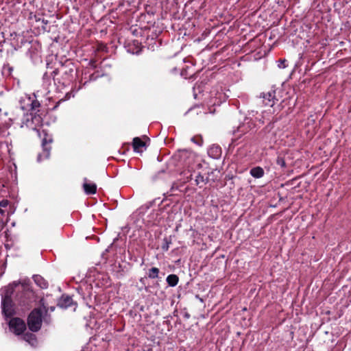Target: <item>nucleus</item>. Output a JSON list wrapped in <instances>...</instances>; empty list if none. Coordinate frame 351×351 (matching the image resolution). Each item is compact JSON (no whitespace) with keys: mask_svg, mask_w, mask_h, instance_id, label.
Returning a JSON list of instances; mask_svg holds the SVG:
<instances>
[{"mask_svg":"<svg viewBox=\"0 0 351 351\" xmlns=\"http://www.w3.org/2000/svg\"><path fill=\"white\" fill-rule=\"evenodd\" d=\"M191 176H192V175H191V174H190V175H189V176H188V177L186 178V181H184V182H189V181L191 179Z\"/></svg>","mask_w":351,"mask_h":351,"instance_id":"bb28decb","label":"nucleus"},{"mask_svg":"<svg viewBox=\"0 0 351 351\" xmlns=\"http://www.w3.org/2000/svg\"><path fill=\"white\" fill-rule=\"evenodd\" d=\"M8 322L10 330L16 335H23L27 329L26 323L20 317H10Z\"/></svg>","mask_w":351,"mask_h":351,"instance_id":"423d86ee","label":"nucleus"},{"mask_svg":"<svg viewBox=\"0 0 351 351\" xmlns=\"http://www.w3.org/2000/svg\"><path fill=\"white\" fill-rule=\"evenodd\" d=\"M125 149V145L122 147L121 149Z\"/></svg>","mask_w":351,"mask_h":351,"instance_id":"e433bc0d","label":"nucleus"},{"mask_svg":"<svg viewBox=\"0 0 351 351\" xmlns=\"http://www.w3.org/2000/svg\"><path fill=\"white\" fill-rule=\"evenodd\" d=\"M34 17H35V20H36V21H40L41 20V19H40V18L37 17L36 15H35V16H34Z\"/></svg>","mask_w":351,"mask_h":351,"instance_id":"2f4dec72","label":"nucleus"},{"mask_svg":"<svg viewBox=\"0 0 351 351\" xmlns=\"http://www.w3.org/2000/svg\"><path fill=\"white\" fill-rule=\"evenodd\" d=\"M160 270L157 267H152L148 270L147 277L150 279H156L159 277Z\"/></svg>","mask_w":351,"mask_h":351,"instance_id":"f3484780","label":"nucleus"},{"mask_svg":"<svg viewBox=\"0 0 351 351\" xmlns=\"http://www.w3.org/2000/svg\"><path fill=\"white\" fill-rule=\"evenodd\" d=\"M196 298L199 299V300H200L201 302H203V300L199 298V296L198 295H196Z\"/></svg>","mask_w":351,"mask_h":351,"instance_id":"72a5a7b5","label":"nucleus"},{"mask_svg":"<svg viewBox=\"0 0 351 351\" xmlns=\"http://www.w3.org/2000/svg\"><path fill=\"white\" fill-rule=\"evenodd\" d=\"M43 313L40 308H35L29 314L26 325L33 332L40 330L43 322Z\"/></svg>","mask_w":351,"mask_h":351,"instance_id":"f03ea898","label":"nucleus"},{"mask_svg":"<svg viewBox=\"0 0 351 351\" xmlns=\"http://www.w3.org/2000/svg\"><path fill=\"white\" fill-rule=\"evenodd\" d=\"M75 66L73 62L67 60L61 64L60 67L56 68L51 75L54 77L56 75L61 74L64 80L70 81L73 77Z\"/></svg>","mask_w":351,"mask_h":351,"instance_id":"7ed1b4c3","label":"nucleus"},{"mask_svg":"<svg viewBox=\"0 0 351 351\" xmlns=\"http://www.w3.org/2000/svg\"><path fill=\"white\" fill-rule=\"evenodd\" d=\"M250 173L254 178H261L264 176L265 171L262 167L257 166L252 168Z\"/></svg>","mask_w":351,"mask_h":351,"instance_id":"2eb2a0df","label":"nucleus"},{"mask_svg":"<svg viewBox=\"0 0 351 351\" xmlns=\"http://www.w3.org/2000/svg\"><path fill=\"white\" fill-rule=\"evenodd\" d=\"M89 77V80H92L93 79V75H90Z\"/></svg>","mask_w":351,"mask_h":351,"instance_id":"f704fd0d","label":"nucleus"},{"mask_svg":"<svg viewBox=\"0 0 351 351\" xmlns=\"http://www.w3.org/2000/svg\"><path fill=\"white\" fill-rule=\"evenodd\" d=\"M19 284H20V282H13V285H14L16 287H19Z\"/></svg>","mask_w":351,"mask_h":351,"instance_id":"c756f323","label":"nucleus"},{"mask_svg":"<svg viewBox=\"0 0 351 351\" xmlns=\"http://www.w3.org/2000/svg\"><path fill=\"white\" fill-rule=\"evenodd\" d=\"M58 306L62 308H68L73 306H76V302H73L72 297L63 294L58 301Z\"/></svg>","mask_w":351,"mask_h":351,"instance_id":"6e6552de","label":"nucleus"},{"mask_svg":"<svg viewBox=\"0 0 351 351\" xmlns=\"http://www.w3.org/2000/svg\"><path fill=\"white\" fill-rule=\"evenodd\" d=\"M171 243V237H165L162 240V244L161 245V248L164 252H167L169 250V245Z\"/></svg>","mask_w":351,"mask_h":351,"instance_id":"6ab92c4d","label":"nucleus"},{"mask_svg":"<svg viewBox=\"0 0 351 351\" xmlns=\"http://www.w3.org/2000/svg\"><path fill=\"white\" fill-rule=\"evenodd\" d=\"M166 281L169 286L176 287L179 282V277L176 274H170L167 277Z\"/></svg>","mask_w":351,"mask_h":351,"instance_id":"dca6fc26","label":"nucleus"},{"mask_svg":"<svg viewBox=\"0 0 351 351\" xmlns=\"http://www.w3.org/2000/svg\"><path fill=\"white\" fill-rule=\"evenodd\" d=\"M22 127L25 125L27 128L33 130H36L38 128L43 124V118L40 114L30 112L27 114L22 122Z\"/></svg>","mask_w":351,"mask_h":351,"instance_id":"39448f33","label":"nucleus"},{"mask_svg":"<svg viewBox=\"0 0 351 351\" xmlns=\"http://www.w3.org/2000/svg\"><path fill=\"white\" fill-rule=\"evenodd\" d=\"M41 157H42V155H41V154H39V155L38 156V161H40V160H41Z\"/></svg>","mask_w":351,"mask_h":351,"instance_id":"473e14b6","label":"nucleus"},{"mask_svg":"<svg viewBox=\"0 0 351 351\" xmlns=\"http://www.w3.org/2000/svg\"><path fill=\"white\" fill-rule=\"evenodd\" d=\"M191 141L196 143L197 145H198L199 146H201L203 144V138L201 136H193L192 138H191Z\"/></svg>","mask_w":351,"mask_h":351,"instance_id":"aec40b11","label":"nucleus"},{"mask_svg":"<svg viewBox=\"0 0 351 351\" xmlns=\"http://www.w3.org/2000/svg\"><path fill=\"white\" fill-rule=\"evenodd\" d=\"M12 292V288L11 289H8L1 301L2 313L6 318L12 317L15 313L12 306V300L11 297Z\"/></svg>","mask_w":351,"mask_h":351,"instance_id":"20e7f679","label":"nucleus"},{"mask_svg":"<svg viewBox=\"0 0 351 351\" xmlns=\"http://www.w3.org/2000/svg\"><path fill=\"white\" fill-rule=\"evenodd\" d=\"M83 189L87 195H93L97 192V185L95 183L88 182L86 178L84 179Z\"/></svg>","mask_w":351,"mask_h":351,"instance_id":"9d476101","label":"nucleus"},{"mask_svg":"<svg viewBox=\"0 0 351 351\" xmlns=\"http://www.w3.org/2000/svg\"><path fill=\"white\" fill-rule=\"evenodd\" d=\"M22 339L29 343L31 346H34L37 344L36 336L29 332H24Z\"/></svg>","mask_w":351,"mask_h":351,"instance_id":"ddd939ff","label":"nucleus"},{"mask_svg":"<svg viewBox=\"0 0 351 351\" xmlns=\"http://www.w3.org/2000/svg\"><path fill=\"white\" fill-rule=\"evenodd\" d=\"M140 282H141V283L144 284V283H145V278H141L140 279Z\"/></svg>","mask_w":351,"mask_h":351,"instance_id":"c85d7f7f","label":"nucleus"},{"mask_svg":"<svg viewBox=\"0 0 351 351\" xmlns=\"http://www.w3.org/2000/svg\"><path fill=\"white\" fill-rule=\"evenodd\" d=\"M36 295L34 292L28 286L21 284L19 287L15 296V300L21 306L28 308L35 302Z\"/></svg>","mask_w":351,"mask_h":351,"instance_id":"f257e3e1","label":"nucleus"},{"mask_svg":"<svg viewBox=\"0 0 351 351\" xmlns=\"http://www.w3.org/2000/svg\"><path fill=\"white\" fill-rule=\"evenodd\" d=\"M129 150V144H128L126 145V148L123 149V151L122 152V154H125V151H128Z\"/></svg>","mask_w":351,"mask_h":351,"instance_id":"a878e982","label":"nucleus"},{"mask_svg":"<svg viewBox=\"0 0 351 351\" xmlns=\"http://www.w3.org/2000/svg\"><path fill=\"white\" fill-rule=\"evenodd\" d=\"M0 213H1V214H3V213H4L3 210H2L1 208H0Z\"/></svg>","mask_w":351,"mask_h":351,"instance_id":"c9c22d12","label":"nucleus"},{"mask_svg":"<svg viewBox=\"0 0 351 351\" xmlns=\"http://www.w3.org/2000/svg\"><path fill=\"white\" fill-rule=\"evenodd\" d=\"M53 138L45 133V136L42 140V147L43 149V156L45 158H48L50 156V152L51 149V145L53 143Z\"/></svg>","mask_w":351,"mask_h":351,"instance_id":"0eeeda50","label":"nucleus"},{"mask_svg":"<svg viewBox=\"0 0 351 351\" xmlns=\"http://www.w3.org/2000/svg\"><path fill=\"white\" fill-rule=\"evenodd\" d=\"M208 154L213 158H218L221 154V149L219 145H213L208 149Z\"/></svg>","mask_w":351,"mask_h":351,"instance_id":"9b49d317","label":"nucleus"},{"mask_svg":"<svg viewBox=\"0 0 351 351\" xmlns=\"http://www.w3.org/2000/svg\"><path fill=\"white\" fill-rule=\"evenodd\" d=\"M184 317H186V318H189L190 315H189L188 313H186L184 314Z\"/></svg>","mask_w":351,"mask_h":351,"instance_id":"cd10ccee","label":"nucleus"},{"mask_svg":"<svg viewBox=\"0 0 351 351\" xmlns=\"http://www.w3.org/2000/svg\"><path fill=\"white\" fill-rule=\"evenodd\" d=\"M146 144L139 137H135L133 138L132 147L134 151L136 152H142V147H145Z\"/></svg>","mask_w":351,"mask_h":351,"instance_id":"f8f14e48","label":"nucleus"},{"mask_svg":"<svg viewBox=\"0 0 351 351\" xmlns=\"http://www.w3.org/2000/svg\"><path fill=\"white\" fill-rule=\"evenodd\" d=\"M40 303H41V305L43 307L44 310L45 311V312H47V311H53L55 310V306H50V307H47L45 305V303H44V301L42 299L40 300Z\"/></svg>","mask_w":351,"mask_h":351,"instance_id":"5701e85b","label":"nucleus"},{"mask_svg":"<svg viewBox=\"0 0 351 351\" xmlns=\"http://www.w3.org/2000/svg\"><path fill=\"white\" fill-rule=\"evenodd\" d=\"M40 106V102L35 99V100H33L30 104V111L32 113H36L38 114V112H39V108Z\"/></svg>","mask_w":351,"mask_h":351,"instance_id":"a211bd4d","label":"nucleus"},{"mask_svg":"<svg viewBox=\"0 0 351 351\" xmlns=\"http://www.w3.org/2000/svg\"><path fill=\"white\" fill-rule=\"evenodd\" d=\"M35 283L41 289H47L48 287V282L40 275H34L33 277Z\"/></svg>","mask_w":351,"mask_h":351,"instance_id":"4468645a","label":"nucleus"},{"mask_svg":"<svg viewBox=\"0 0 351 351\" xmlns=\"http://www.w3.org/2000/svg\"><path fill=\"white\" fill-rule=\"evenodd\" d=\"M263 99L264 105L270 107H273L276 104V101H278L275 96V90L263 93Z\"/></svg>","mask_w":351,"mask_h":351,"instance_id":"1a4fd4ad","label":"nucleus"},{"mask_svg":"<svg viewBox=\"0 0 351 351\" xmlns=\"http://www.w3.org/2000/svg\"><path fill=\"white\" fill-rule=\"evenodd\" d=\"M276 164L282 168L286 167V162L283 157L278 156L276 159Z\"/></svg>","mask_w":351,"mask_h":351,"instance_id":"412c9836","label":"nucleus"},{"mask_svg":"<svg viewBox=\"0 0 351 351\" xmlns=\"http://www.w3.org/2000/svg\"><path fill=\"white\" fill-rule=\"evenodd\" d=\"M286 60H280V63L279 64V67L280 68H285L287 66L286 65Z\"/></svg>","mask_w":351,"mask_h":351,"instance_id":"393cba45","label":"nucleus"},{"mask_svg":"<svg viewBox=\"0 0 351 351\" xmlns=\"http://www.w3.org/2000/svg\"><path fill=\"white\" fill-rule=\"evenodd\" d=\"M9 204V201L8 199H2L0 201V208H5Z\"/></svg>","mask_w":351,"mask_h":351,"instance_id":"b1692460","label":"nucleus"},{"mask_svg":"<svg viewBox=\"0 0 351 351\" xmlns=\"http://www.w3.org/2000/svg\"><path fill=\"white\" fill-rule=\"evenodd\" d=\"M202 182H204V176H202L200 173H198L195 178V183L197 185H199L200 183Z\"/></svg>","mask_w":351,"mask_h":351,"instance_id":"4be33fe9","label":"nucleus"},{"mask_svg":"<svg viewBox=\"0 0 351 351\" xmlns=\"http://www.w3.org/2000/svg\"><path fill=\"white\" fill-rule=\"evenodd\" d=\"M42 22H43V23L45 24V25H47V23H48V21L47 20H45V19H42Z\"/></svg>","mask_w":351,"mask_h":351,"instance_id":"7c9ffc66","label":"nucleus"}]
</instances>
